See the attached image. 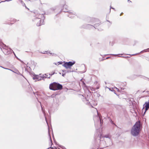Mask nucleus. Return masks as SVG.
<instances>
[{
  "label": "nucleus",
  "instance_id": "4",
  "mask_svg": "<svg viewBox=\"0 0 149 149\" xmlns=\"http://www.w3.org/2000/svg\"><path fill=\"white\" fill-rule=\"evenodd\" d=\"M2 50L5 54L7 55L10 53L11 50L10 48H9L8 47L6 46V45H4Z\"/></svg>",
  "mask_w": 149,
  "mask_h": 149
},
{
  "label": "nucleus",
  "instance_id": "7",
  "mask_svg": "<svg viewBox=\"0 0 149 149\" xmlns=\"http://www.w3.org/2000/svg\"><path fill=\"white\" fill-rule=\"evenodd\" d=\"M143 107L146 108L145 110L144 113V114L146 111L149 108V102H146L145 104L143 105Z\"/></svg>",
  "mask_w": 149,
  "mask_h": 149
},
{
  "label": "nucleus",
  "instance_id": "15",
  "mask_svg": "<svg viewBox=\"0 0 149 149\" xmlns=\"http://www.w3.org/2000/svg\"><path fill=\"white\" fill-rule=\"evenodd\" d=\"M114 88L116 89H117V90L118 91H119V89L118 88H117L116 87H115V88Z\"/></svg>",
  "mask_w": 149,
  "mask_h": 149
},
{
  "label": "nucleus",
  "instance_id": "11",
  "mask_svg": "<svg viewBox=\"0 0 149 149\" xmlns=\"http://www.w3.org/2000/svg\"><path fill=\"white\" fill-rule=\"evenodd\" d=\"M74 14H73L72 13H71L69 14L68 16L70 18H72L74 17Z\"/></svg>",
  "mask_w": 149,
  "mask_h": 149
},
{
  "label": "nucleus",
  "instance_id": "22",
  "mask_svg": "<svg viewBox=\"0 0 149 149\" xmlns=\"http://www.w3.org/2000/svg\"><path fill=\"white\" fill-rule=\"evenodd\" d=\"M52 96V97H54L53 95H52V96Z\"/></svg>",
  "mask_w": 149,
  "mask_h": 149
},
{
  "label": "nucleus",
  "instance_id": "6",
  "mask_svg": "<svg viewBox=\"0 0 149 149\" xmlns=\"http://www.w3.org/2000/svg\"><path fill=\"white\" fill-rule=\"evenodd\" d=\"M75 63V62L74 61L73 62H66L64 64L63 66L66 68H70V67L72 66Z\"/></svg>",
  "mask_w": 149,
  "mask_h": 149
},
{
  "label": "nucleus",
  "instance_id": "21",
  "mask_svg": "<svg viewBox=\"0 0 149 149\" xmlns=\"http://www.w3.org/2000/svg\"><path fill=\"white\" fill-rule=\"evenodd\" d=\"M100 123L101 124V120L100 118Z\"/></svg>",
  "mask_w": 149,
  "mask_h": 149
},
{
  "label": "nucleus",
  "instance_id": "18",
  "mask_svg": "<svg viewBox=\"0 0 149 149\" xmlns=\"http://www.w3.org/2000/svg\"><path fill=\"white\" fill-rule=\"evenodd\" d=\"M49 148H52V149H53V147H50V148H48L47 149H49Z\"/></svg>",
  "mask_w": 149,
  "mask_h": 149
},
{
  "label": "nucleus",
  "instance_id": "24",
  "mask_svg": "<svg viewBox=\"0 0 149 149\" xmlns=\"http://www.w3.org/2000/svg\"><path fill=\"white\" fill-rule=\"evenodd\" d=\"M111 8H112V9H114V8H111Z\"/></svg>",
  "mask_w": 149,
  "mask_h": 149
},
{
  "label": "nucleus",
  "instance_id": "26",
  "mask_svg": "<svg viewBox=\"0 0 149 149\" xmlns=\"http://www.w3.org/2000/svg\"><path fill=\"white\" fill-rule=\"evenodd\" d=\"M83 84H85L84 82H83Z\"/></svg>",
  "mask_w": 149,
  "mask_h": 149
},
{
  "label": "nucleus",
  "instance_id": "17",
  "mask_svg": "<svg viewBox=\"0 0 149 149\" xmlns=\"http://www.w3.org/2000/svg\"><path fill=\"white\" fill-rule=\"evenodd\" d=\"M65 75V74H63L62 75L64 77Z\"/></svg>",
  "mask_w": 149,
  "mask_h": 149
},
{
  "label": "nucleus",
  "instance_id": "16",
  "mask_svg": "<svg viewBox=\"0 0 149 149\" xmlns=\"http://www.w3.org/2000/svg\"><path fill=\"white\" fill-rule=\"evenodd\" d=\"M49 137H50V140L52 143V140H51V136H50Z\"/></svg>",
  "mask_w": 149,
  "mask_h": 149
},
{
  "label": "nucleus",
  "instance_id": "25",
  "mask_svg": "<svg viewBox=\"0 0 149 149\" xmlns=\"http://www.w3.org/2000/svg\"><path fill=\"white\" fill-rule=\"evenodd\" d=\"M21 3H22V2H22V0H21Z\"/></svg>",
  "mask_w": 149,
  "mask_h": 149
},
{
  "label": "nucleus",
  "instance_id": "19",
  "mask_svg": "<svg viewBox=\"0 0 149 149\" xmlns=\"http://www.w3.org/2000/svg\"><path fill=\"white\" fill-rule=\"evenodd\" d=\"M111 55H115V56H117L118 55H116V54H111Z\"/></svg>",
  "mask_w": 149,
  "mask_h": 149
},
{
  "label": "nucleus",
  "instance_id": "27",
  "mask_svg": "<svg viewBox=\"0 0 149 149\" xmlns=\"http://www.w3.org/2000/svg\"><path fill=\"white\" fill-rule=\"evenodd\" d=\"M43 53V54H45L46 53L45 52H44V53Z\"/></svg>",
  "mask_w": 149,
  "mask_h": 149
},
{
  "label": "nucleus",
  "instance_id": "28",
  "mask_svg": "<svg viewBox=\"0 0 149 149\" xmlns=\"http://www.w3.org/2000/svg\"><path fill=\"white\" fill-rule=\"evenodd\" d=\"M119 57H123V56H119Z\"/></svg>",
  "mask_w": 149,
  "mask_h": 149
},
{
  "label": "nucleus",
  "instance_id": "29",
  "mask_svg": "<svg viewBox=\"0 0 149 149\" xmlns=\"http://www.w3.org/2000/svg\"><path fill=\"white\" fill-rule=\"evenodd\" d=\"M98 88H97V89H98Z\"/></svg>",
  "mask_w": 149,
  "mask_h": 149
},
{
  "label": "nucleus",
  "instance_id": "5",
  "mask_svg": "<svg viewBox=\"0 0 149 149\" xmlns=\"http://www.w3.org/2000/svg\"><path fill=\"white\" fill-rule=\"evenodd\" d=\"M101 136H102V137L106 138H108L109 139H110L111 136L109 134H108L107 135H104V136H102V133L101 132H100L99 134H98V136H97V137H96V139H97L99 140H100V139H101ZM96 138V136H95V137Z\"/></svg>",
  "mask_w": 149,
  "mask_h": 149
},
{
  "label": "nucleus",
  "instance_id": "12",
  "mask_svg": "<svg viewBox=\"0 0 149 149\" xmlns=\"http://www.w3.org/2000/svg\"><path fill=\"white\" fill-rule=\"evenodd\" d=\"M40 105H41V107L42 109V112H43V113H44V116H45V113H44V111H43V109H42V106H41V103H40ZM45 119H46V122H47V123L48 124V123H47V120H46V117H45Z\"/></svg>",
  "mask_w": 149,
  "mask_h": 149
},
{
  "label": "nucleus",
  "instance_id": "3",
  "mask_svg": "<svg viewBox=\"0 0 149 149\" xmlns=\"http://www.w3.org/2000/svg\"><path fill=\"white\" fill-rule=\"evenodd\" d=\"M36 18H37L38 20L40 21L39 23H38L37 24V25L38 26H39L42 24L43 23V20L45 19L44 15L38 14L36 15Z\"/></svg>",
  "mask_w": 149,
  "mask_h": 149
},
{
  "label": "nucleus",
  "instance_id": "8",
  "mask_svg": "<svg viewBox=\"0 0 149 149\" xmlns=\"http://www.w3.org/2000/svg\"><path fill=\"white\" fill-rule=\"evenodd\" d=\"M33 79L34 80H36V81H37L41 80V78L38 75H34Z\"/></svg>",
  "mask_w": 149,
  "mask_h": 149
},
{
  "label": "nucleus",
  "instance_id": "10",
  "mask_svg": "<svg viewBox=\"0 0 149 149\" xmlns=\"http://www.w3.org/2000/svg\"><path fill=\"white\" fill-rule=\"evenodd\" d=\"M4 68L5 69H8V70H9L12 71H13V72L17 74H20V72L17 70H16V71L14 72V71H13L12 70H11L9 69L6 68Z\"/></svg>",
  "mask_w": 149,
  "mask_h": 149
},
{
  "label": "nucleus",
  "instance_id": "9",
  "mask_svg": "<svg viewBox=\"0 0 149 149\" xmlns=\"http://www.w3.org/2000/svg\"><path fill=\"white\" fill-rule=\"evenodd\" d=\"M54 72H53V73H52V74H49V76L48 77V75L47 74H45L44 75H43L42 76V78H49L50 77V75H52L53 74H54Z\"/></svg>",
  "mask_w": 149,
  "mask_h": 149
},
{
  "label": "nucleus",
  "instance_id": "13",
  "mask_svg": "<svg viewBox=\"0 0 149 149\" xmlns=\"http://www.w3.org/2000/svg\"><path fill=\"white\" fill-rule=\"evenodd\" d=\"M147 50H148V51H149V48H148V49H145V50H144L141 51L140 53H142L143 52H146L147 51Z\"/></svg>",
  "mask_w": 149,
  "mask_h": 149
},
{
  "label": "nucleus",
  "instance_id": "14",
  "mask_svg": "<svg viewBox=\"0 0 149 149\" xmlns=\"http://www.w3.org/2000/svg\"><path fill=\"white\" fill-rule=\"evenodd\" d=\"M109 90L112 91H114V90L113 89V88H110Z\"/></svg>",
  "mask_w": 149,
  "mask_h": 149
},
{
  "label": "nucleus",
  "instance_id": "1",
  "mask_svg": "<svg viewBox=\"0 0 149 149\" xmlns=\"http://www.w3.org/2000/svg\"><path fill=\"white\" fill-rule=\"evenodd\" d=\"M141 125L140 121L137 122L131 130V134L133 136H137L141 130Z\"/></svg>",
  "mask_w": 149,
  "mask_h": 149
},
{
  "label": "nucleus",
  "instance_id": "23",
  "mask_svg": "<svg viewBox=\"0 0 149 149\" xmlns=\"http://www.w3.org/2000/svg\"><path fill=\"white\" fill-rule=\"evenodd\" d=\"M109 58V57H107V58L106 59H107L108 58Z\"/></svg>",
  "mask_w": 149,
  "mask_h": 149
},
{
  "label": "nucleus",
  "instance_id": "20",
  "mask_svg": "<svg viewBox=\"0 0 149 149\" xmlns=\"http://www.w3.org/2000/svg\"><path fill=\"white\" fill-rule=\"evenodd\" d=\"M8 1L6 0V1H2L1 2H3L5 1Z\"/></svg>",
  "mask_w": 149,
  "mask_h": 149
},
{
  "label": "nucleus",
  "instance_id": "2",
  "mask_svg": "<svg viewBox=\"0 0 149 149\" xmlns=\"http://www.w3.org/2000/svg\"><path fill=\"white\" fill-rule=\"evenodd\" d=\"M62 85L59 84L54 83L49 85V88L53 90H59L62 89Z\"/></svg>",
  "mask_w": 149,
  "mask_h": 149
}]
</instances>
